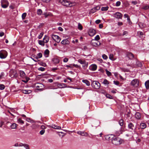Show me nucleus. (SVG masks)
Listing matches in <instances>:
<instances>
[{
    "mask_svg": "<svg viewBox=\"0 0 149 149\" xmlns=\"http://www.w3.org/2000/svg\"><path fill=\"white\" fill-rule=\"evenodd\" d=\"M139 81L138 79H133L130 83L131 85L135 87H137L139 85Z\"/></svg>",
    "mask_w": 149,
    "mask_h": 149,
    "instance_id": "nucleus-5",
    "label": "nucleus"
},
{
    "mask_svg": "<svg viewBox=\"0 0 149 149\" xmlns=\"http://www.w3.org/2000/svg\"><path fill=\"white\" fill-rule=\"evenodd\" d=\"M106 97L109 99H113V97L111 96L109 94H107L106 95Z\"/></svg>",
    "mask_w": 149,
    "mask_h": 149,
    "instance_id": "nucleus-40",
    "label": "nucleus"
},
{
    "mask_svg": "<svg viewBox=\"0 0 149 149\" xmlns=\"http://www.w3.org/2000/svg\"><path fill=\"white\" fill-rule=\"evenodd\" d=\"M4 35V33L3 32H0V36L2 37Z\"/></svg>",
    "mask_w": 149,
    "mask_h": 149,
    "instance_id": "nucleus-62",
    "label": "nucleus"
},
{
    "mask_svg": "<svg viewBox=\"0 0 149 149\" xmlns=\"http://www.w3.org/2000/svg\"><path fill=\"white\" fill-rule=\"evenodd\" d=\"M114 17L118 19H121L122 17V14L119 13L117 12L114 14Z\"/></svg>",
    "mask_w": 149,
    "mask_h": 149,
    "instance_id": "nucleus-14",
    "label": "nucleus"
},
{
    "mask_svg": "<svg viewBox=\"0 0 149 149\" xmlns=\"http://www.w3.org/2000/svg\"><path fill=\"white\" fill-rule=\"evenodd\" d=\"M20 76L21 77H24L25 76V74L24 72L22 71H20Z\"/></svg>",
    "mask_w": 149,
    "mask_h": 149,
    "instance_id": "nucleus-29",
    "label": "nucleus"
},
{
    "mask_svg": "<svg viewBox=\"0 0 149 149\" xmlns=\"http://www.w3.org/2000/svg\"><path fill=\"white\" fill-rule=\"evenodd\" d=\"M82 81L84 83H85L87 86H89L90 85L89 81L86 79H83Z\"/></svg>",
    "mask_w": 149,
    "mask_h": 149,
    "instance_id": "nucleus-22",
    "label": "nucleus"
},
{
    "mask_svg": "<svg viewBox=\"0 0 149 149\" xmlns=\"http://www.w3.org/2000/svg\"><path fill=\"white\" fill-rule=\"evenodd\" d=\"M102 57L105 60L107 59L108 58L107 56L104 54L102 55Z\"/></svg>",
    "mask_w": 149,
    "mask_h": 149,
    "instance_id": "nucleus-49",
    "label": "nucleus"
},
{
    "mask_svg": "<svg viewBox=\"0 0 149 149\" xmlns=\"http://www.w3.org/2000/svg\"><path fill=\"white\" fill-rule=\"evenodd\" d=\"M127 56L130 59H132L134 57V55L131 52H127L126 54Z\"/></svg>",
    "mask_w": 149,
    "mask_h": 149,
    "instance_id": "nucleus-13",
    "label": "nucleus"
},
{
    "mask_svg": "<svg viewBox=\"0 0 149 149\" xmlns=\"http://www.w3.org/2000/svg\"><path fill=\"white\" fill-rule=\"evenodd\" d=\"M18 123H20L23 124L24 123V121L23 120H22L21 118H19L18 119Z\"/></svg>",
    "mask_w": 149,
    "mask_h": 149,
    "instance_id": "nucleus-45",
    "label": "nucleus"
},
{
    "mask_svg": "<svg viewBox=\"0 0 149 149\" xmlns=\"http://www.w3.org/2000/svg\"><path fill=\"white\" fill-rule=\"evenodd\" d=\"M17 125L15 123H13L10 126V127L11 129H15L16 128Z\"/></svg>",
    "mask_w": 149,
    "mask_h": 149,
    "instance_id": "nucleus-25",
    "label": "nucleus"
},
{
    "mask_svg": "<svg viewBox=\"0 0 149 149\" xmlns=\"http://www.w3.org/2000/svg\"><path fill=\"white\" fill-rule=\"evenodd\" d=\"M105 71L106 72V73L107 75H108V76H110L111 75V73L110 72L108 71L107 69H106Z\"/></svg>",
    "mask_w": 149,
    "mask_h": 149,
    "instance_id": "nucleus-33",
    "label": "nucleus"
},
{
    "mask_svg": "<svg viewBox=\"0 0 149 149\" xmlns=\"http://www.w3.org/2000/svg\"><path fill=\"white\" fill-rule=\"evenodd\" d=\"M45 131L44 130H42L40 131V134L41 135H43Z\"/></svg>",
    "mask_w": 149,
    "mask_h": 149,
    "instance_id": "nucleus-51",
    "label": "nucleus"
},
{
    "mask_svg": "<svg viewBox=\"0 0 149 149\" xmlns=\"http://www.w3.org/2000/svg\"><path fill=\"white\" fill-rule=\"evenodd\" d=\"M145 85L147 89H149V81H146L145 83Z\"/></svg>",
    "mask_w": 149,
    "mask_h": 149,
    "instance_id": "nucleus-27",
    "label": "nucleus"
},
{
    "mask_svg": "<svg viewBox=\"0 0 149 149\" xmlns=\"http://www.w3.org/2000/svg\"><path fill=\"white\" fill-rule=\"evenodd\" d=\"M22 92L25 94H29L31 92V91L30 90H23L22 91Z\"/></svg>",
    "mask_w": 149,
    "mask_h": 149,
    "instance_id": "nucleus-23",
    "label": "nucleus"
},
{
    "mask_svg": "<svg viewBox=\"0 0 149 149\" xmlns=\"http://www.w3.org/2000/svg\"><path fill=\"white\" fill-rule=\"evenodd\" d=\"M43 41H44V42L46 43L48 42H49V37L45 35L43 39Z\"/></svg>",
    "mask_w": 149,
    "mask_h": 149,
    "instance_id": "nucleus-18",
    "label": "nucleus"
},
{
    "mask_svg": "<svg viewBox=\"0 0 149 149\" xmlns=\"http://www.w3.org/2000/svg\"><path fill=\"white\" fill-rule=\"evenodd\" d=\"M43 34V32H41L40 33V34L38 36V38L39 39H41L42 37Z\"/></svg>",
    "mask_w": 149,
    "mask_h": 149,
    "instance_id": "nucleus-48",
    "label": "nucleus"
},
{
    "mask_svg": "<svg viewBox=\"0 0 149 149\" xmlns=\"http://www.w3.org/2000/svg\"><path fill=\"white\" fill-rule=\"evenodd\" d=\"M146 127V125L144 123H141L140 124V127L141 129H144Z\"/></svg>",
    "mask_w": 149,
    "mask_h": 149,
    "instance_id": "nucleus-30",
    "label": "nucleus"
},
{
    "mask_svg": "<svg viewBox=\"0 0 149 149\" xmlns=\"http://www.w3.org/2000/svg\"><path fill=\"white\" fill-rule=\"evenodd\" d=\"M100 20L99 19L95 21V23H96L97 24H98L100 23Z\"/></svg>",
    "mask_w": 149,
    "mask_h": 149,
    "instance_id": "nucleus-60",
    "label": "nucleus"
},
{
    "mask_svg": "<svg viewBox=\"0 0 149 149\" xmlns=\"http://www.w3.org/2000/svg\"><path fill=\"white\" fill-rule=\"evenodd\" d=\"M58 30L61 31H62L63 30V29H62V28L61 27H59L58 28Z\"/></svg>",
    "mask_w": 149,
    "mask_h": 149,
    "instance_id": "nucleus-63",
    "label": "nucleus"
},
{
    "mask_svg": "<svg viewBox=\"0 0 149 149\" xmlns=\"http://www.w3.org/2000/svg\"><path fill=\"white\" fill-rule=\"evenodd\" d=\"M78 29L80 30H82L83 29L82 26L80 23H79L78 24Z\"/></svg>",
    "mask_w": 149,
    "mask_h": 149,
    "instance_id": "nucleus-36",
    "label": "nucleus"
},
{
    "mask_svg": "<svg viewBox=\"0 0 149 149\" xmlns=\"http://www.w3.org/2000/svg\"><path fill=\"white\" fill-rule=\"evenodd\" d=\"M42 56V54L41 53H39L34 58L36 59L41 58Z\"/></svg>",
    "mask_w": 149,
    "mask_h": 149,
    "instance_id": "nucleus-24",
    "label": "nucleus"
},
{
    "mask_svg": "<svg viewBox=\"0 0 149 149\" xmlns=\"http://www.w3.org/2000/svg\"><path fill=\"white\" fill-rule=\"evenodd\" d=\"M122 132L121 130L119 131H116L115 133L116 135L117 136H119L120 134H121Z\"/></svg>",
    "mask_w": 149,
    "mask_h": 149,
    "instance_id": "nucleus-35",
    "label": "nucleus"
},
{
    "mask_svg": "<svg viewBox=\"0 0 149 149\" xmlns=\"http://www.w3.org/2000/svg\"><path fill=\"white\" fill-rule=\"evenodd\" d=\"M44 41L42 40H39L38 41V43L40 45H41L42 46L45 45Z\"/></svg>",
    "mask_w": 149,
    "mask_h": 149,
    "instance_id": "nucleus-31",
    "label": "nucleus"
},
{
    "mask_svg": "<svg viewBox=\"0 0 149 149\" xmlns=\"http://www.w3.org/2000/svg\"><path fill=\"white\" fill-rule=\"evenodd\" d=\"M128 33V32L127 31H124L123 33V36H124L125 35H126V34H127Z\"/></svg>",
    "mask_w": 149,
    "mask_h": 149,
    "instance_id": "nucleus-64",
    "label": "nucleus"
},
{
    "mask_svg": "<svg viewBox=\"0 0 149 149\" xmlns=\"http://www.w3.org/2000/svg\"><path fill=\"white\" fill-rule=\"evenodd\" d=\"M57 125H54V124H52V125H49V127H51L52 128H54V129L55 128V127H56V126Z\"/></svg>",
    "mask_w": 149,
    "mask_h": 149,
    "instance_id": "nucleus-53",
    "label": "nucleus"
},
{
    "mask_svg": "<svg viewBox=\"0 0 149 149\" xmlns=\"http://www.w3.org/2000/svg\"><path fill=\"white\" fill-rule=\"evenodd\" d=\"M39 84L41 85H42L40 84L37 83L36 84V86L37 88H40V86L38 85Z\"/></svg>",
    "mask_w": 149,
    "mask_h": 149,
    "instance_id": "nucleus-59",
    "label": "nucleus"
},
{
    "mask_svg": "<svg viewBox=\"0 0 149 149\" xmlns=\"http://www.w3.org/2000/svg\"><path fill=\"white\" fill-rule=\"evenodd\" d=\"M106 138L108 140L111 141L112 143L115 145H119L121 144L123 140L118 137H115L113 134H110L106 136Z\"/></svg>",
    "mask_w": 149,
    "mask_h": 149,
    "instance_id": "nucleus-1",
    "label": "nucleus"
},
{
    "mask_svg": "<svg viewBox=\"0 0 149 149\" xmlns=\"http://www.w3.org/2000/svg\"><path fill=\"white\" fill-rule=\"evenodd\" d=\"M96 33L95 31L93 29H90L89 30L88 34L91 36H93Z\"/></svg>",
    "mask_w": 149,
    "mask_h": 149,
    "instance_id": "nucleus-11",
    "label": "nucleus"
},
{
    "mask_svg": "<svg viewBox=\"0 0 149 149\" xmlns=\"http://www.w3.org/2000/svg\"><path fill=\"white\" fill-rule=\"evenodd\" d=\"M38 70L42 71H43L45 70V68L43 67H40L38 68Z\"/></svg>",
    "mask_w": 149,
    "mask_h": 149,
    "instance_id": "nucleus-50",
    "label": "nucleus"
},
{
    "mask_svg": "<svg viewBox=\"0 0 149 149\" xmlns=\"http://www.w3.org/2000/svg\"><path fill=\"white\" fill-rule=\"evenodd\" d=\"M113 83L116 85H118L119 84V82L117 81H113Z\"/></svg>",
    "mask_w": 149,
    "mask_h": 149,
    "instance_id": "nucleus-56",
    "label": "nucleus"
},
{
    "mask_svg": "<svg viewBox=\"0 0 149 149\" xmlns=\"http://www.w3.org/2000/svg\"><path fill=\"white\" fill-rule=\"evenodd\" d=\"M100 39V37L98 35L96 36L95 38V39L94 40H95L98 41Z\"/></svg>",
    "mask_w": 149,
    "mask_h": 149,
    "instance_id": "nucleus-46",
    "label": "nucleus"
},
{
    "mask_svg": "<svg viewBox=\"0 0 149 149\" xmlns=\"http://www.w3.org/2000/svg\"><path fill=\"white\" fill-rule=\"evenodd\" d=\"M49 50L46 49L45 50L44 52V55L46 57H47L48 56L49 54Z\"/></svg>",
    "mask_w": 149,
    "mask_h": 149,
    "instance_id": "nucleus-21",
    "label": "nucleus"
},
{
    "mask_svg": "<svg viewBox=\"0 0 149 149\" xmlns=\"http://www.w3.org/2000/svg\"><path fill=\"white\" fill-rule=\"evenodd\" d=\"M59 2L62 5L66 7H71L72 6L70 4H74L73 3H70L69 1L65 0H59Z\"/></svg>",
    "mask_w": 149,
    "mask_h": 149,
    "instance_id": "nucleus-2",
    "label": "nucleus"
},
{
    "mask_svg": "<svg viewBox=\"0 0 149 149\" xmlns=\"http://www.w3.org/2000/svg\"><path fill=\"white\" fill-rule=\"evenodd\" d=\"M7 56V52L4 50H2L0 51V58L3 59L5 58Z\"/></svg>",
    "mask_w": 149,
    "mask_h": 149,
    "instance_id": "nucleus-6",
    "label": "nucleus"
},
{
    "mask_svg": "<svg viewBox=\"0 0 149 149\" xmlns=\"http://www.w3.org/2000/svg\"><path fill=\"white\" fill-rule=\"evenodd\" d=\"M136 66L137 67H141L142 66V63L140 61H137L136 62Z\"/></svg>",
    "mask_w": 149,
    "mask_h": 149,
    "instance_id": "nucleus-28",
    "label": "nucleus"
},
{
    "mask_svg": "<svg viewBox=\"0 0 149 149\" xmlns=\"http://www.w3.org/2000/svg\"><path fill=\"white\" fill-rule=\"evenodd\" d=\"M109 58L111 60H114L113 59V55L112 54H111L109 55Z\"/></svg>",
    "mask_w": 149,
    "mask_h": 149,
    "instance_id": "nucleus-47",
    "label": "nucleus"
},
{
    "mask_svg": "<svg viewBox=\"0 0 149 149\" xmlns=\"http://www.w3.org/2000/svg\"><path fill=\"white\" fill-rule=\"evenodd\" d=\"M53 62L55 64L58 63L60 62V60L57 58H54L52 59Z\"/></svg>",
    "mask_w": 149,
    "mask_h": 149,
    "instance_id": "nucleus-20",
    "label": "nucleus"
},
{
    "mask_svg": "<svg viewBox=\"0 0 149 149\" xmlns=\"http://www.w3.org/2000/svg\"><path fill=\"white\" fill-rule=\"evenodd\" d=\"M121 3L120 1H118L116 2V6H118L120 5Z\"/></svg>",
    "mask_w": 149,
    "mask_h": 149,
    "instance_id": "nucleus-52",
    "label": "nucleus"
},
{
    "mask_svg": "<svg viewBox=\"0 0 149 149\" xmlns=\"http://www.w3.org/2000/svg\"><path fill=\"white\" fill-rule=\"evenodd\" d=\"M46 128V127L44 125H42L41 126V128L42 129V130H44Z\"/></svg>",
    "mask_w": 149,
    "mask_h": 149,
    "instance_id": "nucleus-57",
    "label": "nucleus"
},
{
    "mask_svg": "<svg viewBox=\"0 0 149 149\" xmlns=\"http://www.w3.org/2000/svg\"><path fill=\"white\" fill-rule=\"evenodd\" d=\"M142 8L145 10H147L149 8V6H145L142 7Z\"/></svg>",
    "mask_w": 149,
    "mask_h": 149,
    "instance_id": "nucleus-44",
    "label": "nucleus"
},
{
    "mask_svg": "<svg viewBox=\"0 0 149 149\" xmlns=\"http://www.w3.org/2000/svg\"><path fill=\"white\" fill-rule=\"evenodd\" d=\"M58 86L60 88L64 87L66 86L65 84H58Z\"/></svg>",
    "mask_w": 149,
    "mask_h": 149,
    "instance_id": "nucleus-32",
    "label": "nucleus"
},
{
    "mask_svg": "<svg viewBox=\"0 0 149 149\" xmlns=\"http://www.w3.org/2000/svg\"><path fill=\"white\" fill-rule=\"evenodd\" d=\"M78 61L81 64L84 65H82L83 68H85V67H87L88 65V62H86V61L84 59H80L78 60Z\"/></svg>",
    "mask_w": 149,
    "mask_h": 149,
    "instance_id": "nucleus-4",
    "label": "nucleus"
},
{
    "mask_svg": "<svg viewBox=\"0 0 149 149\" xmlns=\"http://www.w3.org/2000/svg\"><path fill=\"white\" fill-rule=\"evenodd\" d=\"M103 84H106V85H107L109 84L108 81L106 79H105L104 80V81L103 82Z\"/></svg>",
    "mask_w": 149,
    "mask_h": 149,
    "instance_id": "nucleus-41",
    "label": "nucleus"
},
{
    "mask_svg": "<svg viewBox=\"0 0 149 149\" xmlns=\"http://www.w3.org/2000/svg\"><path fill=\"white\" fill-rule=\"evenodd\" d=\"M128 128L132 131L136 129V127L134 126L133 124L132 123H129L128 125Z\"/></svg>",
    "mask_w": 149,
    "mask_h": 149,
    "instance_id": "nucleus-12",
    "label": "nucleus"
},
{
    "mask_svg": "<svg viewBox=\"0 0 149 149\" xmlns=\"http://www.w3.org/2000/svg\"><path fill=\"white\" fill-rule=\"evenodd\" d=\"M9 5L8 1L6 0H3L1 2V6L3 8H7Z\"/></svg>",
    "mask_w": 149,
    "mask_h": 149,
    "instance_id": "nucleus-7",
    "label": "nucleus"
},
{
    "mask_svg": "<svg viewBox=\"0 0 149 149\" xmlns=\"http://www.w3.org/2000/svg\"><path fill=\"white\" fill-rule=\"evenodd\" d=\"M97 68V66L95 64H92L90 66L89 69L92 71L96 70Z\"/></svg>",
    "mask_w": 149,
    "mask_h": 149,
    "instance_id": "nucleus-16",
    "label": "nucleus"
},
{
    "mask_svg": "<svg viewBox=\"0 0 149 149\" xmlns=\"http://www.w3.org/2000/svg\"><path fill=\"white\" fill-rule=\"evenodd\" d=\"M23 146L26 149H30V147L29 145L27 144H24V145H23Z\"/></svg>",
    "mask_w": 149,
    "mask_h": 149,
    "instance_id": "nucleus-39",
    "label": "nucleus"
},
{
    "mask_svg": "<svg viewBox=\"0 0 149 149\" xmlns=\"http://www.w3.org/2000/svg\"><path fill=\"white\" fill-rule=\"evenodd\" d=\"M124 17L125 18H127L129 16L127 14H125L124 15Z\"/></svg>",
    "mask_w": 149,
    "mask_h": 149,
    "instance_id": "nucleus-61",
    "label": "nucleus"
},
{
    "mask_svg": "<svg viewBox=\"0 0 149 149\" xmlns=\"http://www.w3.org/2000/svg\"><path fill=\"white\" fill-rule=\"evenodd\" d=\"M91 84L92 87L96 89H99L100 87V84L97 81H93Z\"/></svg>",
    "mask_w": 149,
    "mask_h": 149,
    "instance_id": "nucleus-3",
    "label": "nucleus"
},
{
    "mask_svg": "<svg viewBox=\"0 0 149 149\" xmlns=\"http://www.w3.org/2000/svg\"><path fill=\"white\" fill-rule=\"evenodd\" d=\"M68 59L67 58H65L63 60V61L64 62H67L68 61Z\"/></svg>",
    "mask_w": 149,
    "mask_h": 149,
    "instance_id": "nucleus-54",
    "label": "nucleus"
},
{
    "mask_svg": "<svg viewBox=\"0 0 149 149\" xmlns=\"http://www.w3.org/2000/svg\"><path fill=\"white\" fill-rule=\"evenodd\" d=\"M132 4L134 5H136L137 3V2L136 1H133L131 2Z\"/></svg>",
    "mask_w": 149,
    "mask_h": 149,
    "instance_id": "nucleus-58",
    "label": "nucleus"
},
{
    "mask_svg": "<svg viewBox=\"0 0 149 149\" xmlns=\"http://www.w3.org/2000/svg\"><path fill=\"white\" fill-rule=\"evenodd\" d=\"M26 13H23L22 15V19H25L26 17Z\"/></svg>",
    "mask_w": 149,
    "mask_h": 149,
    "instance_id": "nucleus-43",
    "label": "nucleus"
},
{
    "mask_svg": "<svg viewBox=\"0 0 149 149\" xmlns=\"http://www.w3.org/2000/svg\"><path fill=\"white\" fill-rule=\"evenodd\" d=\"M100 8V7L99 6L96 7L91 9V12L92 13H93L96 12V11H94V10H98Z\"/></svg>",
    "mask_w": 149,
    "mask_h": 149,
    "instance_id": "nucleus-19",
    "label": "nucleus"
},
{
    "mask_svg": "<svg viewBox=\"0 0 149 149\" xmlns=\"http://www.w3.org/2000/svg\"><path fill=\"white\" fill-rule=\"evenodd\" d=\"M91 44L94 46H97L100 45V43L98 41L93 40L91 42Z\"/></svg>",
    "mask_w": 149,
    "mask_h": 149,
    "instance_id": "nucleus-10",
    "label": "nucleus"
},
{
    "mask_svg": "<svg viewBox=\"0 0 149 149\" xmlns=\"http://www.w3.org/2000/svg\"><path fill=\"white\" fill-rule=\"evenodd\" d=\"M61 43L63 45H65V44H69L70 43V42L68 41V40L67 39H64L61 42Z\"/></svg>",
    "mask_w": 149,
    "mask_h": 149,
    "instance_id": "nucleus-17",
    "label": "nucleus"
},
{
    "mask_svg": "<svg viewBox=\"0 0 149 149\" xmlns=\"http://www.w3.org/2000/svg\"><path fill=\"white\" fill-rule=\"evenodd\" d=\"M135 117L137 119H139L141 118V115L140 113L137 112L135 114Z\"/></svg>",
    "mask_w": 149,
    "mask_h": 149,
    "instance_id": "nucleus-26",
    "label": "nucleus"
},
{
    "mask_svg": "<svg viewBox=\"0 0 149 149\" xmlns=\"http://www.w3.org/2000/svg\"><path fill=\"white\" fill-rule=\"evenodd\" d=\"M54 129L57 130H60L61 129V127L60 126H57L56 127H55Z\"/></svg>",
    "mask_w": 149,
    "mask_h": 149,
    "instance_id": "nucleus-55",
    "label": "nucleus"
},
{
    "mask_svg": "<svg viewBox=\"0 0 149 149\" xmlns=\"http://www.w3.org/2000/svg\"><path fill=\"white\" fill-rule=\"evenodd\" d=\"M5 88V86L3 84H0V90H3Z\"/></svg>",
    "mask_w": 149,
    "mask_h": 149,
    "instance_id": "nucleus-42",
    "label": "nucleus"
},
{
    "mask_svg": "<svg viewBox=\"0 0 149 149\" xmlns=\"http://www.w3.org/2000/svg\"><path fill=\"white\" fill-rule=\"evenodd\" d=\"M42 13V11L40 9H38L37 11V14L38 15H41Z\"/></svg>",
    "mask_w": 149,
    "mask_h": 149,
    "instance_id": "nucleus-37",
    "label": "nucleus"
},
{
    "mask_svg": "<svg viewBox=\"0 0 149 149\" xmlns=\"http://www.w3.org/2000/svg\"><path fill=\"white\" fill-rule=\"evenodd\" d=\"M77 133L81 136H88V134L86 132L84 131H78L77 132Z\"/></svg>",
    "mask_w": 149,
    "mask_h": 149,
    "instance_id": "nucleus-9",
    "label": "nucleus"
},
{
    "mask_svg": "<svg viewBox=\"0 0 149 149\" xmlns=\"http://www.w3.org/2000/svg\"><path fill=\"white\" fill-rule=\"evenodd\" d=\"M119 123L120 126H122L123 125V121L122 119H120L119 120Z\"/></svg>",
    "mask_w": 149,
    "mask_h": 149,
    "instance_id": "nucleus-34",
    "label": "nucleus"
},
{
    "mask_svg": "<svg viewBox=\"0 0 149 149\" xmlns=\"http://www.w3.org/2000/svg\"><path fill=\"white\" fill-rule=\"evenodd\" d=\"M100 124V122L98 120H95L93 122V125H92V127H97Z\"/></svg>",
    "mask_w": 149,
    "mask_h": 149,
    "instance_id": "nucleus-15",
    "label": "nucleus"
},
{
    "mask_svg": "<svg viewBox=\"0 0 149 149\" xmlns=\"http://www.w3.org/2000/svg\"><path fill=\"white\" fill-rule=\"evenodd\" d=\"M108 7L106 6L105 7H102L101 8V10L102 11H106L108 10Z\"/></svg>",
    "mask_w": 149,
    "mask_h": 149,
    "instance_id": "nucleus-38",
    "label": "nucleus"
},
{
    "mask_svg": "<svg viewBox=\"0 0 149 149\" xmlns=\"http://www.w3.org/2000/svg\"><path fill=\"white\" fill-rule=\"evenodd\" d=\"M52 38L56 42L59 43L61 41V38L60 37L58 36L53 35H52Z\"/></svg>",
    "mask_w": 149,
    "mask_h": 149,
    "instance_id": "nucleus-8",
    "label": "nucleus"
}]
</instances>
